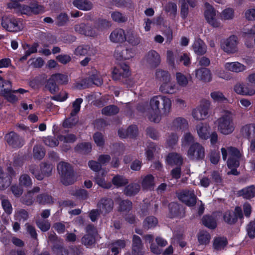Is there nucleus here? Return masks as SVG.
Returning <instances> with one entry per match:
<instances>
[{
    "instance_id": "obj_1",
    "label": "nucleus",
    "mask_w": 255,
    "mask_h": 255,
    "mask_svg": "<svg viewBox=\"0 0 255 255\" xmlns=\"http://www.w3.org/2000/svg\"><path fill=\"white\" fill-rule=\"evenodd\" d=\"M235 114L229 110H224L217 120L218 130L223 134L228 135L235 130L234 119Z\"/></svg>"
},
{
    "instance_id": "obj_10",
    "label": "nucleus",
    "mask_w": 255,
    "mask_h": 255,
    "mask_svg": "<svg viewBox=\"0 0 255 255\" xmlns=\"http://www.w3.org/2000/svg\"><path fill=\"white\" fill-rule=\"evenodd\" d=\"M243 218V211L241 207L237 206L234 211L227 210L223 214V218L224 221L228 225H233L235 224L238 219Z\"/></svg>"
},
{
    "instance_id": "obj_9",
    "label": "nucleus",
    "mask_w": 255,
    "mask_h": 255,
    "mask_svg": "<svg viewBox=\"0 0 255 255\" xmlns=\"http://www.w3.org/2000/svg\"><path fill=\"white\" fill-rule=\"evenodd\" d=\"M238 38L237 36L232 35L222 42L221 47L225 52L233 54L238 51Z\"/></svg>"
},
{
    "instance_id": "obj_41",
    "label": "nucleus",
    "mask_w": 255,
    "mask_h": 255,
    "mask_svg": "<svg viewBox=\"0 0 255 255\" xmlns=\"http://www.w3.org/2000/svg\"><path fill=\"white\" fill-rule=\"evenodd\" d=\"M172 127L175 129L184 130L188 127V122L184 118L178 117L174 120Z\"/></svg>"
},
{
    "instance_id": "obj_20",
    "label": "nucleus",
    "mask_w": 255,
    "mask_h": 255,
    "mask_svg": "<svg viewBox=\"0 0 255 255\" xmlns=\"http://www.w3.org/2000/svg\"><path fill=\"white\" fill-rule=\"evenodd\" d=\"M132 241V253L134 255H143L145 252L141 238L138 236L134 235Z\"/></svg>"
},
{
    "instance_id": "obj_47",
    "label": "nucleus",
    "mask_w": 255,
    "mask_h": 255,
    "mask_svg": "<svg viewBox=\"0 0 255 255\" xmlns=\"http://www.w3.org/2000/svg\"><path fill=\"white\" fill-rule=\"evenodd\" d=\"M38 43H34L32 45H30L26 44L24 46V49H25V54L23 56L20 58V61H22L23 60L27 59L31 54L37 52V47H38Z\"/></svg>"
},
{
    "instance_id": "obj_57",
    "label": "nucleus",
    "mask_w": 255,
    "mask_h": 255,
    "mask_svg": "<svg viewBox=\"0 0 255 255\" xmlns=\"http://www.w3.org/2000/svg\"><path fill=\"white\" fill-rule=\"evenodd\" d=\"M93 139L96 145L99 147H103L105 144V139L103 134L99 131L93 134Z\"/></svg>"
},
{
    "instance_id": "obj_60",
    "label": "nucleus",
    "mask_w": 255,
    "mask_h": 255,
    "mask_svg": "<svg viewBox=\"0 0 255 255\" xmlns=\"http://www.w3.org/2000/svg\"><path fill=\"white\" fill-rule=\"evenodd\" d=\"M78 119L75 116L71 117L66 119L63 123V126L65 128H70L75 126L78 123Z\"/></svg>"
},
{
    "instance_id": "obj_58",
    "label": "nucleus",
    "mask_w": 255,
    "mask_h": 255,
    "mask_svg": "<svg viewBox=\"0 0 255 255\" xmlns=\"http://www.w3.org/2000/svg\"><path fill=\"white\" fill-rule=\"evenodd\" d=\"M194 138L190 132L186 133L182 138V145L183 147L189 146L194 143Z\"/></svg>"
},
{
    "instance_id": "obj_25",
    "label": "nucleus",
    "mask_w": 255,
    "mask_h": 255,
    "mask_svg": "<svg viewBox=\"0 0 255 255\" xmlns=\"http://www.w3.org/2000/svg\"><path fill=\"white\" fill-rule=\"evenodd\" d=\"M169 214L170 218H178L182 217L181 207L176 202H171L168 205Z\"/></svg>"
},
{
    "instance_id": "obj_35",
    "label": "nucleus",
    "mask_w": 255,
    "mask_h": 255,
    "mask_svg": "<svg viewBox=\"0 0 255 255\" xmlns=\"http://www.w3.org/2000/svg\"><path fill=\"white\" fill-rule=\"evenodd\" d=\"M11 178L6 175L2 168L0 166V190H4L11 183Z\"/></svg>"
},
{
    "instance_id": "obj_11",
    "label": "nucleus",
    "mask_w": 255,
    "mask_h": 255,
    "mask_svg": "<svg viewBox=\"0 0 255 255\" xmlns=\"http://www.w3.org/2000/svg\"><path fill=\"white\" fill-rule=\"evenodd\" d=\"M205 7L204 14L207 22L214 27H219L221 26V22L216 18V11L215 8L208 2L205 3Z\"/></svg>"
},
{
    "instance_id": "obj_39",
    "label": "nucleus",
    "mask_w": 255,
    "mask_h": 255,
    "mask_svg": "<svg viewBox=\"0 0 255 255\" xmlns=\"http://www.w3.org/2000/svg\"><path fill=\"white\" fill-rule=\"evenodd\" d=\"M92 149V144L89 142L79 143L75 147L76 151L84 154H89L91 152Z\"/></svg>"
},
{
    "instance_id": "obj_28",
    "label": "nucleus",
    "mask_w": 255,
    "mask_h": 255,
    "mask_svg": "<svg viewBox=\"0 0 255 255\" xmlns=\"http://www.w3.org/2000/svg\"><path fill=\"white\" fill-rule=\"evenodd\" d=\"M228 242L225 237H218L214 238L213 242V248L216 251L224 250L228 245Z\"/></svg>"
},
{
    "instance_id": "obj_53",
    "label": "nucleus",
    "mask_w": 255,
    "mask_h": 255,
    "mask_svg": "<svg viewBox=\"0 0 255 255\" xmlns=\"http://www.w3.org/2000/svg\"><path fill=\"white\" fill-rule=\"evenodd\" d=\"M211 236L207 232H200L198 236V240L201 245H207L209 243Z\"/></svg>"
},
{
    "instance_id": "obj_63",
    "label": "nucleus",
    "mask_w": 255,
    "mask_h": 255,
    "mask_svg": "<svg viewBox=\"0 0 255 255\" xmlns=\"http://www.w3.org/2000/svg\"><path fill=\"white\" fill-rule=\"evenodd\" d=\"M59 139L54 136H48L43 140L45 145L50 147H55L59 144Z\"/></svg>"
},
{
    "instance_id": "obj_26",
    "label": "nucleus",
    "mask_w": 255,
    "mask_h": 255,
    "mask_svg": "<svg viewBox=\"0 0 255 255\" xmlns=\"http://www.w3.org/2000/svg\"><path fill=\"white\" fill-rule=\"evenodd\" d=\"M198 134L200 138L207 139L209 137L210 127L207 123H200L196 126Z\"/></svg>"
},
{
    "instance_id": "obj_24",
    "label": "nucleus",
    "mask_w": 255,
    "mask_h": 255,
    "mask_svg": "<svg viewBox=\"0 0 255 255\" xmlns=\"http://www.w3.org/2000/svg\"><path fill=\"white\" fill-rule=\"evenodd\" d=\"M166 160L168 164L171 166H182L183 163L182 157L180 154L176 152L169 153L167 156Z\"/></svg>"
},
{
    "instance_id": "obj_59",
    "label": "nucleus",
    "mask_w": 255,
    "mask_h": 255,
    "mask_svg": "<svg viewBox=\"0 0 255 255\" xmlns=\"http://www.w3.org/2000/svg\"><path fill=\"white\" fill-rule=\"evenodd\" d=\"M57 83L60 85H66L68 83L69 79L68 76L65 74L56 73L52 75Z\"/></svg>"
},
{
    "instance_id": "obj_32",
    "label": "nucleus",
    "mask_w": 255,
    "mask_h": 255,
    "mask_svg": "<svg viewBox=\"0 0 255 255\" xmlns=\"http://www.w3.org/2000/svg\"><path fill=\"white\" fill-rule=\"evenodd\" d=\"M106 175L105 172L102 171L101 173H96L94 180L96 184L104 189H110L112 187L111 182H107L105 180Z\"/></svg>"
},
{
    "instance_id": "obj_38",
    "label": "nucleus",
    "mask_w": 255,
    "mask_h": 255,
    "mask_svg": "<svg viewBox=\"0 0 255 255\" xmlns=\"http://www.w3.org/2000/svg\"><path fill=\"white\" fill-rule=\"evenodd\" d=\"M140 189V185L136 183H131L126 186L124 194L128 196H133L136 195Z\"/></svg>"
},
{
    "instance_id": "obj_31",
    "label": "nucleus",
    "mask_w": 255,
    "mask_h": 255,
    "mask_svg": "<svg viewBox=\"0 0 255 255\" xmlns=\"http://www.w3.org/2000/svg\"><path fill=\"white\" fill-rule=\"evenodd\" d=\"M238 194L244 199H251L255 197V186L251 185L244 188L239 191Z\"/></svg>"
},
{
    "instance_id": "obj_50",
    "label": "nucleus",
    "mask_w": 255,
    "mask_h": 255,
    "mask_svg": "<svg viewBox=\"0 0 255 255\" xmlns=\"http://www.w3.org/2000/svg\"><path fill=\"white\" fill-rule=\"evenodd\" d=\"M112 183L116 186L120 187L127 185L128 181L127 179L122 176L117 175L113 178Z\"/></svg>"
},
{
    "instance_id": "obj_18",
    "label": "nucleus",
    "mask_w": 255,
    "mask_h": 255,
    "mask_svg": "<svg viewBox=\"0 0 255 255\" xmlns=\"http://www.w3.org/2000/svg\"><path fill=\"white\" fill-rule=\"evenodd\" d=\"M48 238L52 243L51 247L52 251L56 253L57 255H63V254L65 252V250L64 248L62 240L60 239H59L55 233L50 234Z\"/></svg>"
},
{
    "instance_id": "obj_16",
    "label": "nucleus",
    "mask_w": 255,
    "mask_h": 255,
    "mask_svg": "<svg viewBox=\"0 0 255 255\" xmlns=\"http://www.w3.org/2000/svg\"><path fill=\"white\" fill-rule=\"evenodd\" d=\"M74 29L76 32L87 36L94 37L98 34L99 31L97 25L94 27L84 23L75 25Z\"/></svg>"
},
{
    "instance_id": "obj_33",
    "label": "nucleus",
    "mask_w": 255,
    "mask_h": 255,
    "mask_svg": "<svg viewBox=\"0 0 255 255\" xmlns=\"http://www.w3.org/2000/svg\"><path fill=\"white\" fill-rule=\"evenodd\" d=\"M158 219L153 216H149L145 218L142 222V227L144 230L153 229L156 227Z\"/></svg>"
},
{
    "instance_id": "obj_64",
    "label": "nucleus",
    "mask_w": 255,
    "mask_h": 255,
    "mask_svg": "<svg viewBox=\"0 0 255 255\" xmlns=\"http://www.w3.org/2000/svg\"><path fill=\"white\" fill-rule=\"evenodd\" d=\"M247 231L249 237L253 239L255 238V220L251 221L247 227Z\"/></svg>"
},
{
    "instance_id": "obj_3",
    "label": "nucleus",
    "mask_w": 255,
    "mask_h": 255,
    "mask_svg": "<svg viewBox=\"0 0 255 255\" xmlns=\"http://www.w3.org/2000/svg\"><path fill=\"white\" fill-rule=\"evenodd\" d=\"M57 168L63 185H72L76 181V172L70 163L61 161L57 164Z\"/></svg>"
},
{
    "instance_id": "obj_52",
    "label": "nucleus",
    "mask_w": 255,
    "mask_h": 255,
    "mask_svg": "<svg viewBox=\"0 0 255 255\" xmlns=\"http://www.w3.org/2000/svg\"><path fill=\"white\" fill-rule=\"evenodd\" d=\"M58 138L59 141L68 143L74 142L77 139V137L75 134L70 133L66 135L60 134L58 136Z\"/></svg>"
},
{
    "instance_id": "obj_6",
    "label": "nucleus",
    "mask_w": 255,
    "mask_h": 255,
    "mask_svg": "<svg viewBox=\"0 0 255 255\" xmlns=\"http://www.w3.org/2000/svg\"><path fill=\"white\" fill-rule=\"evenodd\" d=\"M53 166L49 162H41L40 169L37 166H32L29 168L30 172L38 180H42L45 177L50 176L52 172Z\"/></svg>"
},
{
    "instance_id": "obj_14",
    "label": "nucleus",
    "mask_w": 255,
    "mask_h": 255,
    "mask_svg": "<svg viewBox=\"0 0 255 255\" xmlns=\"http://www.w3.org/2000/svg\"><path fill=\"white\" fill-rule=\"evenodd\" d=\"M178 199L188 207H193L197 203V197L194 191L183 190L178 194Z\"/></svg>"
},
{
    "instance_id": "obj_17",
    "label": "nucleus",
    "mask_w": 255,
    "mask_h": 255,
    "mask_svg": "<svg viewBox=\"0 0 255 255\" xmlns=\"http://www.w3.org/2000/svg\"><path fill=\"white\" fill-rule=\"evenodd\" d=\"M129 65H118L112 71V78L119 80L121 78H127L130 75Z\"/></svg>"
},
{
    "instance_id": "obj_46",
    "label": "nucleus",
    "mask_w": 255,
    "mask_h": 255,
    "mask_svg": "<svg viewBox=\"0 0 255 255\" xmlns=\"http://www.w3.org/2000/svg\"><path fill=\"white\" fill-rule=\"evenodd\" d=\"M126 40L132 45H137L140 42V38L133 31H128L126 34Z\"/></svg>"
},
{
    "instance_id": "obj_30",
    "label": "nucleus",
    "mask_w": 255,
    "mask_h": 255,
    "mask_svg": "<svg viewBox=\"0 0 255 255\" xmlns=\"http://www.w3.org/2000/svg\"><path fill=\"white\" fill-rule=\"evenodd\" d=\"M196 76L201 80L207 82L211 81L212 77L210 71L205 67L196 70Z\"/></svg>"
},
{
    "instance_id": "obj_62",
    "label": "nucleus",
    "mask_w": 255,
    "mask_h": 255,
    "mask_svg": "<svg viewBox=\"0 0 255 255\" xmlns=\"http://www.w3.org/2000/svg\"><path fill=\"white\" fill-rule=\"evenodd\" d=\"M210 95L215 102H223L227 100L223 93L220 91L212 92L211 93Z\"/></svg>"
},
{
    "instance_id": "obj_4",
    "label": "nucleus",
    "mask_w": 255,
    "mask_h": 255,
    "mask_svg": "<svg viewBox=\"0 0 255 255\" xmlns=\"http://www.w3.org/2000/svg\"><path fill=\"white\" fill-rule=\"evenodd\" d=\"M150 105L153 110H155L160 115L166 116L170 112L171 101L170 99L159 95L151 99Z\"/></svg>"
},
{
    "instance_id": "obj_8",
    "label": "nucleus",
    "mask_w": 255,
    "mask_h": 255,
    "mask_svg": "<svg viewBox=\"0 0 255 255\" xmlns=\"http://www.w3.org/2000/svg\"><path fill=\"white\" fill-rule=\"evenodd\" d=\"M4 139L6 143L13 149L20 148L25 144L24 138L14 131H10L6 133Z\"/></svg>"
},
{
    "instance_id": "obj_56",
    "label": "nucleus",
    "mask_w": 255,
    "mask_h": 255,
    "mask_svg": "<svg viewBox=\"0 0 255 255\" xmlns=\"http://www.w3.org/2000/svg\"><path fill=\"white\" fill-rule=\"evenodd\" d=\"M138 129L136 125L129 126L127 129L128 137L134 139L138 135Z\"/></svg>"
},
{
    "instance_id": "obj_51",
    "label": "nucleus",
    "mask_w": 255,
    "mask_h": 255,
    "mask_svg": "<svg viewBox=\"0 0 255 255\" xmlns=\"http://www.w3.org/2000/svg\"><path fill=\"white\" fill-rule=\"evenodd\" d=\"M83 102V99L81 98L76 99L73 103L72 110L70 115L71 117L76 116V115L79 113L81 108V104Z\"/></svg>"
},
{
    "instance_id": "obj_7",
    "label": "nucleus",
    "mask_w": 255,
    "mask_h": 255,
    "mask_svg": "<svg viewBox=\"0 0 255 255\" xmlns=\"http://www.w3.org/2000/svg\"><path fill=\"white\" fill-rule=\"evenodd\" d=\"M30 1H33L34 3L28 6L24 4H16L13 5V8L20 13L21 14H26L27 15H31L33 14H37L44 12V8L42 6L38 4L35 2L36 0H29Z\"/></svg>"
},
{
    "instance_id": "obj_29",
    "label": "nucleus",
    "mask_w": 255,
    "mask_h": 255,
    "mask_svg": "<svg viewBox=\"0 0 255 255\" xmlns=\"http://www.w3.org/2000/svg\"><path fill=\"white\" fill-rule=\"evenodd\" d=\"M192 46L193 51L197 55H203L207 51L205 43L200 38L195 39Z\"/></svg>"
},
{
    "instance_id": "obj_5",
    "label": "nucleus",
    "mask_w": 255,
    "mask_h": 255,
    "mask_svg": "<svg viewBox=\"0 0 255 255\" xmlns=\"http://www.w3.org/2000/svg\"><path fill=\"white\" fill-rule=\"evenodd\" d=\"M1 25L4 29L12 32L21 31L24 27L22 19L16 18L12 15H4L2 16Z\"/></svg>"
},
{
    "instance_id": "obj_37",
    "label": "nucleus",
    "mask_w": 255,
    "mask_h": 255,
    "mask_svg": "<svg viewBox=\"0 0 255 255\" xmlns=\"http://www.w3.org/2000/svg\"><path fill=\"white\" fill-rule=\"evenodd\" d=\"M145 61L149 64H159L160 62V56L155 50L149 51L144 57Z\"/></svg>"
},
{
    "instance_id": "obj_13",
    "label": "nucleus",
    "mask_w": 255,
    "mask_h": 255,
    "mask_svg": "<svg viewBox=\"0 0 255 255\" xmlns=\"http://www.w3.org/2000/svg\"><path fill=\"white\" fill-rule=\"evenodd\" d=\"M210 102L207 100H202L200 105L192 111L193 117L196 120H202L205 119L208 114Z\"/></svg>"
},
{
    "instance_id": "obj_48",
    "label": "nucleus",
    "mask_w": 255,
    "mask_h": 255,
    "mask_svg": "<svg viewBox=\"0 0 255 255\" xmlns=\"http://www.w3.org/2000/svg\"><path fill=\"white\" fill-rule=\"evenodd\" d=\"M56 83L57 82L55 79L52 75L46 82L45 88L48 90L51 94H54L59 90L58 86Z\"/></svg>"
},
{
    "instance_id": "obj_49",
    "label": "nucleus",
    "mask_w": 255,
    "mask_h": 255,
    "mask_svg": "<svg viewBox=\"0 0 255 255\" xmlns=\"http://www.w3.org/2000/svg\"><path fill=\"white\" fill-rule=\"evenodd\" d=\"M132 208V203L130 200H122L119 203L118 211L121 212H129Z\"/></svg>"
},
{
    "instance_id": "obj_19",
    "label": "nucleus",
    "mask_w": 255,
    "mask_h": 255,
    "mask_svg": "<svg viewBox=\"0 0 255 255\" xmlns=\"http://www.w3.org/2000/svg\"><path fill=\"white\" fill-rule=\"evenodd\" d=\"M134 54V52L132 49L124 50L121 46H118L115 51L114 57L117 60L123 61L132 58Z\"/></svg>"
},
{
    "instance_id": "obj_40",
    "label": "nucleus",
    "mask_w": 255,
    "mask_h": 255,
    "mask_svg": "<svg viewBox=\"0 0 255 255\" xmlns=\"http://www.w3.org/2000/svg\"><path fill=\"white\" fill-rule=\"evenodd\" d=\"M156 79L162 83L170 82L171 80V76L170 73L165 70L161 69H157L155 73Z\"/></svg>"
},
{
    "instance_id": "obj_23",
    "label": "nucleus",
    "mask_w": 255,
    "mask_h": 255,
    "mask_svg": "<svg viewBox=\"0 0 255 255\" xmlns=\"http://www.w3.org/2000/svg\"><path fill=\"white\" fill-rule=\"evenodd\" d=\"M242 35L245 39L246 45L248 47H252L253 46V36L255 35V24L250 29H245Z\"/></svg>"
},
{
    "instance_id": "obj_36",
    "label": "nucleus",
    "mask_w": 255,
    "mask_h": 255,
    "mask_svg": "<svg viewBox=\"0 0 255 255\" xmlns=\"http://www.w3.org/2000/svg\"><path fill=\"white\" fill-rule=\"evenodd\" d=\"M141 187L143 190H151L154 185V178L150 174L146 175L142 180Z\"/></svg>"
},
{
    "instance_id": "obj_12",
    "label": "nucleus",
    "mask_w": 255,
    "mask_h": 255,
    "mask_svg": "<svg viewBox=\"0 0 255 255\" xmlns=\"http://www.w3.org/2000/svg\"><path fill=\"white\" fill-rule=\"evenodd\" d=\"M187 155L190 159H196L197 160L203 159L205 157V149L198 142L191 144L187 151Z\"/></svg>"
},
{
    "instance_id": "obj_2",
    "label": "nucleus",
    "mask_w": 255,
    "mask_h": 255,
    "mask_svg": "<svg viewBox=\"0 0 255 255\" xmlns=\"http://www.w3.org/2000/svg\"><path fill=\"white\" fill-rule=\"evenodd\" d=\"M11 83L10 81L4 80L0 75V91L1 93L2 96L8 102L14 104L18 101V97L14 95V94H24L28 92L23 88H19L17 90H11Z\"/></svg>"
},
{
    "instance_id": "obj_42",
    "label": "nucleus",
    "mask_w": 255,
    "mask_h": 255,
    "mask_svg": "<svg viewBox=\"0 0 255 255\" xmlns=\"http://www.w3.org/2000/svg\"><path fill=\"white\" fill-rule=\"evenodd\" d=\"M36 201L41 205L52 204L54 203V199L50 195L47 193H42L36 197Z\"/></svg>"
},
{
    "instance_id": "obj_15",
    "label": "nucleus",
    "mask_w": 255,
    "mask_h": 255,
    "mask_svg": "<svg viewBox=\"0 0 255 255\" xmlns=\"http://www.w3.org/2000/svg\"><path fill=\"white\" fill-rule=\"evenodd\" d=\"M86 230L87 234L82 237L81 242L85 246H91L96 243V229L93 225L88 224L86 227Z\"/></svg>"
},
{
    "instance_id": "obj_22",
    "label": "nucleus",
    "mask_w": 255,
    "mask_h": 255,
    "mask_svg": "<svg viewBox=\"0 0 255 255\" xmlns=\"http://www.w3.org/2000/svg\"><path fill=\"white\" fill-rule=\"evenodd\" d=\"M110 40L114 43H122L126 41V33L121 28L114 30L109 36Z\"/></svg>"
},
{
    "instance_id": "obj_54",
    "label": "nucleus",
    "mask_w": 255,
    "mask_h": 255,
    "mask_svg": "<svg viewBox=\"0 0 255 255\" xmlns=\"http://www.w3.org/2000/svg\"><path fill=\"white\" fill-rule=\"evenodd\" d=\"M111 17L114 21L118 23L124 22L128 19V18L125 15L119 11L112 12Z\"/></svg>"
},
{
    "instance_id": "obj_21",
    "label": "nucleus",
    "mask_w": 255,
    "mask_h": 255,
    "mask_svg": "<svg viewBox=\"0 0 255 255\" xmlns=\"http://www.w3.org/2000/svg\"><path fill=\"white\" fill-rule=\"evenodd\" d=\"M76 55H84L88 54L90 56L95 55L97 53L96 48L89 45H81L78 46L74 50Z\"/></svg>"
},
{
    "instance_id": "obj_55",
    "label": "nucleus",
    "mask_w": 255,
    "mask_h": 255,
    "mask_svg": "<svg viewBox=\"0 0 255 255\" xmlns=\"http://www.w3.org/2000/svg\"><path fill=\"white\" fill-rule=\"evenodd\" d=\"M29 217L28 212L24 209H20L18 210L15 215V219L18 221L25 222Z\"/></svg>"
},
{
    "instance_id": "obj_61",
    "label": "nucleus",
    "mask_w": 255,
    "mask_h": 255,
    "mask_svg": "<svg viewBox=\"0 0 255 255\" xmlns=\"http://www.w3.org/2000/svg\"><path fill=\"white\" fill-rule=\"evenodd\" d=\"M33 157L35 159L41 160L45 155V151L39 146H34L33 147Z\"/></svg>"
},
{
    "instance_id": "obj_45",
    "label": "nucleus",
    "mask_w": 255,
    "mask_h": 255,
    "mask_svg": "<svg viewBox=\"0 0 255 255\" xmlns=\"http://www.w3.org/2000/svg\"><path fill=\"white\" fill-rule=\"evenodd\" d=\"M120 111L119 108L115 105H110L104 107L102 110V114L106 116H112L117 115Z\"/></svg>"
},
{
    "instance_id": "obj_44",
    "label": "nucleus",
    "mask_w": 255,
    "mask_h": 255,
    "mask_svg": "<svg viewBox=\"0 0 255 255\" xmlns=\"http://www.w3.org/2000/svg\"><path fill=\"white\" fill-rule=\"evenodd\" d=\"M203 224L210 229H215L217 227V223L214 217L209 215L204 216L202 219Z\"/></svg>"
},
{
    "instance_id": "obj_34",
    "label": "nucleus",
    "mask_w": 255,
    "mask_h": 255,
    "mask_svg": "<svg viewBox=\"0 0 255 255\" xmlns=\"http://www.w3.org/2000/svg\"><path fill=\"white\" fill-rule=\"evenodd\" d=\"M72 3L75 7L84 11L90 10L93 7L92 3L88 0H74Z\"/></svg>"
},
{
    "instance_id": "obj_27",
    "label": "nucleus",
    "mask_w": 255,
    "mask_h": 255,
    "mask_svg": "<svg viewBox=\"0 0 255 255\" xmlns=\"http://www.w3.org/2000/svg\"><path fill=\"white\" fill-rule=\"evenodd\" d=\"M99 207L106 213L110 212L113 209L114 202L110 198L104 197L100 199L98 203Z\"/></svg>"
},
{
    "instance_id": "obj_43",
    "label": "nucleus",
    "mask_w": 255,
    "mask_h": 255,
    "mask_svg": "<svg viewBox=\"0 0 255 255\" xmlns=\"http://www.w3.org/2000/svg\"><path fill=\"white\" fill-rule=\"evenodd\" d=\"M159 89L162 93L169 94L175 93L177 90L176 84L171 83L170 81L162 83Z\"/></svg>"
}]
</instances>
